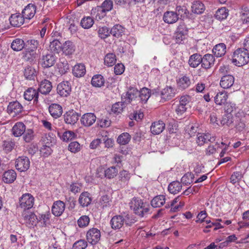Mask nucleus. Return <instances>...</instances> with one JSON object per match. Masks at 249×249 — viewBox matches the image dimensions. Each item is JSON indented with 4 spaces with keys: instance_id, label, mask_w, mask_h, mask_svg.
<instances>
[{
    "instance_id": "1",
    "label": "nucleus",
    "mask_w": 249,
    "mask_h": 249,
    "mask_svg": "<svg viewBox=\"0 0 249 249\" xmlns=\"http://www.w3.org/2000/svg\"><path fill=\"white\" fill-rule=\"evenodd\" d=\"M129 205L134 213L141 217H143L147 213L149 210L148 205L143 203V201L139 198H133L129 203Z\"/></svg>"
},
{
    "instance_id": "2",
    "label": "nucleus",
    "mask_w": 249,
    "mask_h": 249,
    "mask_svg": "<svg viewBox=\"0 0 249 249\" xmlns=\"http://www.w3.org/2000/svg\"><path fill=\"white\" fill-rule=\"evenodd\" d=\"M249 62V53L245 49L238 48L233 53L232 63L235 66L241 67Z\"/></svg>"
},
{
    "instance_id": "3",
    "label": "nucleus",
    "mask_w": 249,
    "mask_h": 249,
    "mask_svg": "<svg viewBox=\"0 0 249 249\" xmlns=\"http://www.w3.org/2000/svg\"><path fill=\"white\" fill-rule=\"evenodd\" d=\"M101 238L100 231L97 228L90 229L87 232L86 239L91 245L96 244Z\"/></svg>"
},
{
    "instance_id": "4",
    "label": "nucleus",
    "mask_w": 249,
    "mask_h": 249,
    "mask_svg": "<svg viewBox=\"0 0 249 249\" xmlns=\"http://www.w3.org/2000/svg\"><path fill=\"white\" fill-rule=\"evenodd\" d=\"M19 206L24 209H29L33 207L34 204V197L30 194H23L19 199Z\"/></svg>"
},
{
    "instance_id": "5",
    "label": "nucleus",
    "mask_w": 249,
    "mask_h": 249,
    "mask_svg": "<svg viewBox=\"0 0 249 249\" xmlns=\"http://www.w3.org/2000/svg\"><path fill=\"white\" fill-rule=\"evenodd\" d=\"M23 219L26 226L30 228H34L38 222V219L34 213L25 212L22 214Z\"/></svg>"
},
{
    "instance_id": "6",
    "label": "nucleus",
    "mask_w": 249,
    "mask_h": 249,
    "mask_svg": "<svg viewBox=\"0 0 249 249\" xmlns=\"http://www.w3.org/2000/svg\"><path fill=\"white\" fill-rule=\"evenodd\" d=\"M30 161L29 159L25 156L18 157L15 162L16 169L20 172L27 170L30 167Z\"/></svg>"
},
{
    "instance_id": "7",
    "label": "nucleus",
    "mask_w": 249,
    "mask_h": 249,
    "mask_svg": "<svg viewBox=\"0 0 249 249\" xmlns=\"http://www.w3.org/2000/svg\"><path fill=\"white\" fill-rule=\"evenodd\" d=\"M7 110L9 114L15 117L22 111L23 107L18 101L12 102L9 103Z\"/></svg>"
},
{
    "instance_id": "8",
    "label": "nucleus",
    "mask_w": 249,
    "mask_h": 249,
    "mask_svg": "<svg viewBox=\"0 0 249 249\" xmlns=\"http://www.w3.org/2000/svg\"><path fill=\"white\" fill-rule=\"evenodd\" d=\"M56 58L54 54L49 53L42 56L40 60V64L44 68H50L55 64Z\"/></svg>"
},
{
    "instance_id": "9",
    "label": "nucleus",
    "mask_w": 249,
    "mask_h": 249,
    "mask_svg": "<svg viewBox=\"0 0 249 249\" xmlns=\"http://www.w3.org/2000/svg\"><path fill=\"white\" fill-rule=\"evenodd\" d=\"M57 91L60 96L67 97L71 92V86L68 81L62 82L58 85Z\"/></svg>"
},
{
    "instance_id": "10",
    "label": "nucleus",
    "mask_w": 249,
    "mask_h": 249,
    "mask_svg": "<svg viewBox=\"0 0 249 249\" xmlns=\"http://www.w3.org/2000/svg\"><path fill=\"white\" fill-rule=\"evenodd\" d=\"M175 94V89L171 87H167L163 89L161 91V101L164 102L166 101L169 100L174 97Z\"/></svg>"
},
{
    "instance_id": "11",
    "label": "nucleus",
    "mask_w": 249,
    "mask_h": 249,
    "mask_svg": "<svg viewBox=\"0 0 249 249\" xmlns=\"http://www.w3.org/2000/svg\"><path fill=\"white\" fill-rule=\"evenodd\" d=\"M188 29L184 26L178 27L175 35V38L177 43H181L187 36Z\"/></svg>"
},
{
    "instance_id": "12",
    "label": "nucleus",
    "mask_w": 249,
    "mask_h": 249,
    "mask_svg": "<svg viewBox=\"0 0 249 249\" xmlns=\"http://www.w3.org/2000/svg\"><path fill=\"white\" fill-rule=\"evenodd\" d=\"M215 140V137H212L209 133H198L196 137V143L198 145L201 146L208 141L213 142Z\"/></svg>"
},
{
    "instance_id": "13",
    "label": "nucleus",
    "mask_w": 249,
    "mask_h": 249,
    "mask_svg": "<svg viewBox=\"0 0 249 249\" xmlns=\"http://www.w3.org/2000/svg\"><path fill=\"white\" fill-rule=\"evenodd\" d=\"M65 209V203L61 200H57L53 203L52 207V212L55 216H59L63 213Z\"/></svg>"
},
{
    "instance_id": "14",
    "label": "nucleus",
    "mask_w": 249,
    "mask_h": 249,
    "mask_svg": "<svg viewBox=\"0 0 249 249\" xmlns=\"http://www.w3.org/2000/svg\"><path fill=\"white\" fill-rule=\"evenodd\" d=\"M96 120V117L94 114L87 113L82 116L80 121L83 125L88 127L92 125L95 122Z\"/></svg>"
},
{
    "instance_id": "15",
    "label": "nucleus",
    "mask_w": 249,
    "mask_h": 249,
    "mask_svg": "<svg viewBox=\"0 0 249 249\" xmlns=\"http://www.w3.org/2000/svg\"><path fill=\"white\" fill-rule=\"evenodd\" d=\"M139 91L135 88H130L126 93L125 102L127 103H131L135 101L137 103L138 100Z\"/></svg>"
},
{
    "instance_id": "16",
    "label": "nucleus",
    "mask_w": 249,
    "mask_h": 249,
    "mask_svg": "<svg viewBox=\"0 0 249 249\" xmlns=\"http://www.w3.org/2000/svg\"><path fill=\"white\" fill-rule=\"evenodd\" d=\"M38 95L37 91L32 88H28L24 93V97L26 100L30 101L33 100L34 103L37 102Z\"/></svg>"
},
{
    "instance_id": "17",
    "label": "nucleus",
    "mask_w": 249,
    "mask_h": 249,
    "mask_svg": "<svg viewBox=\"0 0 249 249\" xmlns=\"http://www.w3.org/2000/svg\"><path fill=\"white\" fill-rule=\"evenodd\" d=\"M234 77L230 74L226 75L221 77L220 85L221 88L227 89L231 88L234 84Z\"/></svg>"
},
{
    "instance_id": "18",
    "label": "nucleus",
    "mask_w": 249,
    "mask_h": 249,
    "mask_svg": "<svg viewBox=\"0 0 249 249\" xmlns=\"http://www.w3.org/2000/svg\"><path fill=\"white\" fill-rule=\"evenodd\" d=\"M113 8V1L111 0H106L100 6H97V11L98 13L96 16L105 14L107 12L110 11Z\"/></svg>"
},
{
    "instance_id": "19",
    "label": "nucleus",
    "mask_w": 249,
    "mask_h": 249,
    "mask_svg": "<svg viewBox=\"0 0 249 249\" xmlns=\"http://www.w3.org/2000/svg\"><path fill=\"white\" fill-rule=\"evenodd\" d=\"M79 114L73 110L66 112L64 115V121L68 124H74L78 120Z\"/></svg>"
},
{
    "instance_id": "20",
    "label": "nucleus",
    "mask_w": 249,
    "mask_h": 249,
    "mask_svg": "<svg viewBox=\"0 0 249 249\" xmlns=\"http://www.w3.org/2000/svg\"><path fill=\"white\" fill-rule=\"evenodd\" d=\"M165 124L162 121L155 122L151 125L150 130L154 135L161 133L165 129Z\"/></svg>"
},
{
    "instance_id": "21",
    "label": "nucleus",
    "mask_w": 249,
    "mask_h": 249,
    "mask_svg": "<svg viewBox=\"0 0 249 249\" xmlns=\"http://www.w3.org/2000/svg\"><path fill=\"white\" fill-rule=\"evenodd\" d=\"M214 61V58L212 54H206L202 57L201 66L206 69H209L213 65Z\"/></svg>"
},
{
    "instance_id": "22",
    "label": "nucleus",
    "mask_w": 249,
    "mask_h": 249,
    "mask_svg": "<svg viewBox=\"0 0 249 249\" xmlns=\"http://www.w3.org/2000/svg\"><path fill=\"white\" fill-rule=\"evenodd\" d=\"M49 110L51 116L54 118H59L62 114L61 106L57 104L51 105L49 107Z\"/></svg>"
},
{
    "instance_id": "23",
    "label": "nucleus",
    "mask_w": 249,
    "mask_h": 249,
    "mask_svg": "<svg viewBox=\"0 0 249 249\" xmlns=\"http://www.w3.org/2000/svg\"><path fill=\"white\" fill-rule=\"evenodd\" d=\"M52 89V85L51 82L48 80H42L39 85L38 91L43 94L49 93Z\"/></svg>"
},
{
    "instance_id": "24",
    "label": "nucleus",
    "mask_w": 249,
    "mask_h": 249,
    "mask_svg": "<svg viewBox=\"0 0 249 249\" xmlns=\"http://www.w3.org/2000/svg\"><path fill=\"white\" fill-rule=\"evenodd\" d=\"M25 129V125L22 122H17L12 128V132L15 137H19L23 134Z\"/></svg>"
},
{
    "instance_id": "25",
    "label": "nucleus",
    "mask_w": 249,
    "mask_h": 249,
    "mask_svg": "<svg viewBox=\"0 0 249 249\" xmlns=\"http://www.w3.org/2000/svg\"><path fill=\"white\" fill-rule=\"evenodd\" d=\"M228 98V95L227 92L220 91L217 93L214 97V102L216 105L221 106L226 103Z\"/></svg>"
},
{
    "instance_id": "26",
    "label": "nucleus",
    "mask_w": 249,
    "mask_h": 249,
    "mask_svg": "<svg viewBox=\"0 0 249 249\" xmlns=\"http://www.w3.org/2000/svg\"><path fill=\"white\" fill-rule=\"evenodd\" d=\"M91 197L90 195L87 192L82 193L79 198V203L83 207L88 206L91 202Z\"/></svg>"
},
{
    "instance_id": "27",
    "label": "nucleus",
    "mask_w": 249,
    "mask_h": 249,
    "mask_svg": "<svg viewBox=\"0 0 249 249\" xmlns=\"http://www.w3.org/2000/svg\"><path fill=\"white\" fill-rule=\"evenodd\" d=\"M17 177V174L13 170L5 171L3 174L2 180L7 183H11L14 181Z\"/></svg>"
},
{
    "instance_id": "28",
    "label": "nucleus",
    "mask_w": 249,
    "mask_h": 249,
    "mask_svg": "<svg viewBox=\"0 0 249 249\" xmlns=\"http://www.w3.org/2000/svg\"><path fill=\"white\" fill-rule=\"evenodd\" d=\"M202 56L198 53H195L191 55L188 60V63L190 67L196 68L200 64H201Z\"/></svg>"
},
{
    "instance_id": "29",
    "label": "nucleus",
    "mask_w": 249,
    "mask_h": 249,
    "mask_svg": "<svg viewBox=\"0 0 249 249\" xmlns=\"http://www.w3.org/2000/svg\"><path fill=\"white\" fill-rule=\"evenodd\" d=\"M25 19L30 20L31 18L30 17H26ZM9 20L13 26L19 27L23 24L25 18L24 17H10Z\"/></svg>"
},
{
    "instance_id": "30",
    "label": "nucleus",
    "mask_w": 249,
    "mask_h": 249,
    "mask_svg": "<svg viewBox=\"0 0 249 249\" xmlns=\"http://www.w3.org/2000/svg\"><path fill=\"white\" fill-rule=\"evenodd\" d=\"M61 50L65 54L70 55L74 52L75 46L71 41L68 40L62 45Z\"/></svg>"
},
{
    "instance_id": "31",
    "label": "nucleus",
    "mask_w": 249,
    "mask_h": 249,
    "mask_svg": "<svg viewBox=\"0 0 249 249\" xmlns=\"http://www.w3.org/2000/svg\"><path fill=\"white\" fill-rule=\"evenodd\" d=\"M124 223V218L122 216L116 215L113 217L110 221L112 229H118L121 228Z\"/></svg>"
},
{
    "instance_id": "32",
    "label": "nucleus",
    "mask_w": 249,
    "mask_h": 249,
    "mask_svg": "<svg viewBox=\"0 0 249 249\" xmlns=\"http://www.w3.org/2000/svg\"><path fill=\"white\" fill-rule=\"evenodd\" d=\"M226 52V46L224 43H219L216 45L213 49V53L217 57L223 56Z\"/></svg>"
},
{
    "instance_id": "33",
    "label": "nucleus",
    "mask_w": 249,
    "mask_h": 249,
    "mask_svg": "<svg viewBox=\"0 0 249 249\" xmlns=\"http://www.w3.org/2000/svg\"><path fill=\"white\" fill-rule=\"evenodd\" d=\"M191 84L190 78L186 75L183 76L177 80V85L181 89L188 88Z\"/></svg>"
},
{
    "instance_id": "34",
    "label": "nucleus",
    "mask_w": 249,
    "mask_h": 249,
    "mask_svg": "<svg viewBox=\"0 0 249 249\" xmlns=\"http://www.w3.org/2000/svg\"><path fill=\"white\" fill-rule=\"evenodd\" d=\"M73 74L77 77L83 76L86 73V68L84 64L75 65L72 69Z\"/></svg>"
},
{
    "instance_id": "35",
    "label": "nucleus",
    "mask_w": 249,
    "mask_h": 249,
    "mask_svg": "<svg viewBox=\"0 0 249 249\" xmlns=\"http://www.w3.org/2000/svg\"><path fill=\"white\" fill-rule=\"evenodd\" d=\"M165 203V196L163 195H159L154 197L151 201V205L154 208H158L162 206Z\"/></svg>"
},
{
    "instance_id": "36",
    "label": "nucleus",
    "mask_w": 249,
    "mask_h": 249,
    "mask_svg": "<svg viewBox=\"0 0 249 249\" xmlns=\"http://www.w3.org/2000/svg\"><path fill=\"white\" fill-rule=\"evenodd\" d=\"M233 110L232 108L227 109V111L229 112L230 113L224 114L220 121V123L223 126L226 125L229 126L233 123L232 116V115L230 113Z\"/></svg>"
},
{
    "instance_id": "37",
    "label": "nucleus",
    "mask_w": 249,
    "mask_h": 249,
    "mask_svg": "<svg viewBox=\"0 0 249 249\" xmlns=\"http://www.w3.org/2000/svg\"><path fill=\"white\" fill-rule=\"evenodd\" d=\"M138 100L142 103H145L150 96L149 89L147 88H142L138 95Z\"/></svg>"
},
{
    "instance_id": "38",
    "label": "nucleus",
    "mask_w": 249,
    "mask_h": 249,
    "mask_svg": "<svg viewBox=\"0 0 249 249\" xmlns=\"http://www.w3.org/2000/svg\"><path fill=\"white\" fill-rule=\"evenodd\" d=\"M24 46V41L20 38H16L13 40L11 44V48L15 51H20L22 50Z\"/></svg>"
},
{
    "instance_id": "39",
    "label": "nucleus",
    "mask_w": 249,
    "mask_h": 249,
    "mask_svg": "<svg viewBox=\"0 0 249 249\" xmlns=\"http://www.w3.org/2000/svg\"><path fill=\"white\" fill-rule=\"evenodd\" d=\"M91 84L95 87L100 88L105 84V79L101 74L94 75L91 79Z\"/></svg>"
},
{
    "instance_id": "40",
    "label": "nucleus",
    "mask_w": 249,
    "mask_h": 249,
    "mask_svg": "<svg viewBox=\"0 0 249 249\" xmlns=\"http://www.w3.org/2000/svg\"><path fill=\"white\" fill-rule=\"evenodd\" d=\"M184 205V203L179 201V196L175 198L171 204H166L165 208H168L171 207V210L173 212H176L178 210L179 208L182 207Z\"/></svg>"
},
{
    "instance_id": "41",
    "label": "nucleus",
    "mask_w": 249,
    "mask_h": 249,
    "mask_svg": "<svg viewBox=\"0 0 249 249\" xmlns=\"http://www.w3.org/2000/svg\"><path fill=\"white\" fill-rule=\"evenodd\" d=\"M57 66L58 71L61 75L65 74L69 69V65L67 61L63 58L60 60Z\"/></svg>"
},
{
    "instance_id": "42",
    "label": "nucleus",
    "mask_w": 249,
    "mask_h": 249,
    "mask_svg": "<svg viewBox=\"0 0 249 249\" xmlns=\"http://www.w3.org/2000/svg\"><path fill=\"white\" fill-rule=\"evenodd\" d=\"M168 189L170 193L176 194L180 191L182 185L179 181H173L169 184Z\"/></svg>"
},
{
    "instance_id": "43",
    "label": "nucleus",
    "mask_w": 249,
    "mask_h": 249,
    "mask_svg": "<svg viewBox=\"0 0 249 249\" xmlns=\"http://www.w3.org/2000/svg\"><path fill=\"white\" fill-rule=\"evenodd\" d=\"M124 31L125 29L122 26L117 24L111 28L110 32L114 36L118 38L124 34Z\"/></svg>"
},
{
    "instance_id": "44",
    "label": "nucleus",
    "mask_w": 249,
    "mask_h": 249,
    "mask_svg": "<svg viewBox=\"0 0 249 249\" xmlns=\"http://www.w3.org/2000/svg\"><path fill=\"white\" fill-rule=\"evenodd\" d=\"M36 70L30 66H27L24 71L25 77L28 80H33L36 76Z\"/></svg>"
},
{
    "instance_id": "45",
    "label": "nucleus",
    "mask_w": 249,
    "mask_h": 249,
    "mask_svg": "<svg viewBox=\"0 0 249 249\" xmlns=\"http://www.w3.org/2000/svg\"><path fill=\"white\" fill-rule=\"evenodd\" d=\"M191 8L192 12L195 14H201L205 10L204 4L199 1L195 2Z\"/></svg>"
},
{
    "instance_id": "46",
    "label": "nucleus",
    "mask_w": 249,
    "mask_h": 249,
    "mask_svg": "<svg viewBox=\"0 0 249 249\" xmlns=\"http://www.w3.org/2000/svg\"><path fill=\"white\" fill-rule=\"evenodd\" d=\"M36 10L35 5L30 3L22 11V16H35Z\"/></svg>"
},
{
    "instance_id": "47",
    "label": "nucleus",
    "mask_w": 249,
    "mask_h": 249,
    "mask_svg": "<svg viewBox=\"0 0 249 249\" xmlns=\"http://www.w3.org/2000/svg\"><path fill=\"white\" fill-rule=\"evenodd\" d=\"M116 62V58L115 54L113 53H107L105 57L104 63L107 67L113 66Z\"/></svg>"
},
{
    "instance_id": "48",
    "label": "nucleus",
    "mask_w": 249,
    "mask_h": 249,
    "mask_svg": "<svg viewBox=\"0 0 249 249\" xmlns=\"http://www.w3.org/2000/svg\"><path fill=\"white\" fill-rule=\"evenodd\" d=\"M131 139V136L127 132L123 133L120 135L117 140V142L121 145H125L129 142Z\"/></svg>"
},
{
    "instance_id": "49",
    "label": "nucleus",
    "mask_w": 249,
    "mask_h": 249,
    "mask_svg": "<svg viewBox=\"0 0 249 249\" xmlns=\"http://www.w3.org/2000/svg\"><path fill=\"white\" fill-rule=\"evenodd\" d=\"M57 134L65 142L71 141L76 137V135L71 131H65L63 133L62 135H61L60 133L58 132Z\"/></svg>"
},
{
    "instance_id": "50",
    "label": "nucleus",
    "mask_w": 249,
    "mask_h": 249,
    "mask_svg": "<svg viewBox=\"0 0 249 249\" xmlns=\"http://www.w3.org/2000/svg\"><path fill=\"white\" fill-rule=\"evenodd\" d=\"M94 20L91 17H84L81 20V25L84 29H89L93 25Z\"/></svg>"
},
{
    "instance_id": "51",
    "label": "nucleus",
    "mask_w": 249,
    "mask_h": 249,
    "mask_svg": "<svg viewBox=\"0 0 249 249\" xmlns=\"http://www.w3.org/2000/svg\"><path fill=\"white\" fill-rule=\"evenodd\" d=\"M49 48L51 52L58 53L61 50L62 45L58 40L54 39L50 42Z\"/></svg>"
},
{
    "instance_id": "52",
    "label": "nucleus",
    "mask_w": 249,
    "mask_h": 249,
    "mask_svg": "<svg viewBox=\"0 0 249 249\" xmlns=\"http://www.w3.org/2000/svg\"><path fill=\"white\" fill-rule=\"evenodd\" d=\"M119 181L121 182V184H127L130 178V174L126 170H123L120 172Z\"/></svg>"
},
{
    "instance_id": "53",
    "label": "nucleus",
    "mask_w": 249,
    "mask_h": 249,
    "mask_svg": "<svg viewBox=\"0 0 249 249\" xmlns=\"http://www.w3.org/2000/svg\"><path fill=\"white\" fill-rule=\"evenodd\" d=\"M43 141L45 145L51 146L55 142V137L53 134L49 133L43 138Z\"/></svg>"
},
{
    "instance_id": "54",
    "label": "nucleus",
    "mask_w": 249,
    "mask_h": 249,
    "mask_svg": "<svg viewBox=\"0 0 249 249\" xmlns=\"http://www.w3.org/2000/svg\"><path fill=\"white\" fill-rule=\"evenodd\" d=\"M117 169L115 167L112 166L105 170V175L107 178H112L117 175Z\"/></svg>"
},
{
    "instance_id": "55",
    "label": "nucleus",
    "mask_w": 249,
    "mask_h": 249,
    "mask_svg": "<svg viewBox=\"0 0 249 249\" xmlns=\"http://www.w3.org/2000/svg\"><path fill=\"white\" fill-rule=\"evenodd\" d=\"M89 218L87 215L81 216L77 220V224L80 228L87 227L89 223Z\"/></svg>"
},
{
    "instance_id": "56",
    "label": "nucleus",
    "mask_w": 249,
    "mask_h": 249,
    "mask_svg": "<svg viewBox=\"0 0 249 249\" xmlns=\"http://www.w3.org/2000/svg\"><path fill=\"white\" fill-rule=\"evenodd\" d=\"M124 104V103L120 102H117L113 104L112 107V111L115 113H120L123 111Z\"/></svg>"
},
{
    "instance_id": "57",
    "label": "nucleus",
    "mask_w": 249,
    "mask_h": 249,
    "mask_svg": "<svg viewBox=\"0 0 249 249\" xmlns=\"http://www.w3.org/2000/svg\"><path fill=\"white\" fill-rule=\"evenodd\" d=\"M98 34L101 38H106L109 36L111 32L107 27L104 26L99 28Z\"/></svg>"
},
{
    "instance_id": "58",
    "label": "nucleus",
    "mask_w": 249,
    "mask_h": 249,
    "mask_svg": "<svg viewBox=\"0 0 249 249\" xmlns=\"http://www.w3.org/2000/svg\"><path fill=\"white\" fill-rule=\"evenodd\" d=\"M157 5L156 6V8L153 11V14L156 16H158L159 15H161L163 13V16H166V15L169 14V12L168 11H164V6L163 5H160V6Z\"/></svg>"
},
{
    "instance_id": "59",
    "label": "nucleus",
    "mask_w": 249,
    "mask_h": 249,
    "mask_svg": "<svg viewBox=\"0 0 249 249\" xmlns=\"http://www.w3.org/2000/svg\"><path fill=\"white\" fill-rule=\"evenodd\" d=\"M69 150L72 153H76L80 151V145L77 142H71L69 145Z\"/></svg>"
},
{
    "instance_id": "60",
    "label": "nucleus",
    "mask_w": 249,
    "mask_h": 249,
    "mask_svg": "<svg viewBox=\"0 0 249 249\" xmlns=\"http://www.w3.org/2000/svg\"><path fill=\"white\" fill-rule=\"evenodd\" d=\"M87 247V242L84 240H80L74 244L72 249H85Z\"/></svg>"
},
{
    "instance_id": "61",
    "label": "nucleus",
    "mask_w": 249,
    "mask_h": 249,
    "mask_svg": "<svg viewBox=\"0 0 249 249\" xmlns=\"http://www.w3.org/2000/svg\"><path fill=\"white\" fill-rule=\"evenodd\" d=\"M40 151L42 156L44 157H48L51 154L52 150L51 146L47 145H43L41 147Z\"/></svg>"
},
{
    "instance_id": "62",
    "label": "nucleus",
    "mask_w": 249,
    "mask_h": 249,
    "mask_svg": "<svg viewBox=\"0 0 249 249\" xmlns=\"http://www.w3.org/2000/svg\"><path fill=\"white\" fill-rule=\"evenodd\" d=\"M23 136L24 140L27 142H31L34 138V132L32 129H29L25 131Z\"/></svg>"
},
{
    "instance_id": "63",
    "label": "nucleus",
    "mask_w": 249,
    "mask_h": 249,
    "mask_svg": "<svg viewBox=\"0 0 249 249\" xmlns=\"http://www.w3.org/2000/svg\"><path fill=\"white\" fill-rule=\"evenodd\" d=\"M50 217V213L49 212H47L44 214H41L39 217L38 221H40L44 225H46L49 221Z\"/></svg>"
},
{
    "instance_id": "64",
    "label": "nucleus",
    "mask_w": 249,
    "mask_h": 249,
    "mask_svg": "<svg viewBox=\"0 0 249 249\" xmlns=\"http://www.w3.org/2000/svg\"><path fill=\"white\" fill-rule=\"evenodd\" d=\"M100 202L103 208L109 207L110 205V199L107 196H103L101 198Z\"/></svg>"
}]
</instances>
